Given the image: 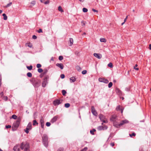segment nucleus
<instances>
[{"mask_svg":"<svg viewBox=\"0 0 151 151\" xmlns=\"http://www.w3.org/2000/svg\"><path fill=\"white\" fill-rule=\"evenodd\" d=\"M11 127V126L10 125H8L6 126V129L10 128Z\"/></svg>","mask_w":151,"mask_h":151,"instance_id":"09e8293b","label":"nucleus"},{"mask_svg":"<svg viewBox=\"0 0 151 151\" xmlns=\"http://www.w3.org/2000/svg\"><path fill=\"white\" fill-rule=\"evenodd\" d=\"M65 106L66 108H68L70 106V104L69 103H66L65 104Z\"/></svg>","mask_w":151,"mask_h":151,"instance_id":"2f4dec72","label":"nucleus"},{"mask_svg":"<svg viewBox=\"0 0 151 151\" xmlns=\"http://www.w3.org/2000/svg\"><path fill=\"white\" fill-rule=\"evenodd\" d=\"M91 109L93 114L96 116H97L98 115V114L96 111L95 110L93 106H91Z\"/></svg>","mask_w":151,"mask_h":151,"instance_id":"9d476101","label":"nucleus"},{"mask_svg":"<svg viewBox=\"0 0 151 151\" xmlns=\"http://www.w3.org/2000/svg\"><path fill=\"white\" fill-rule=\"evenodd\" d=\"M26 46H28V47L31 48L32 47V45L30 42H27L25 44Z\"/></svg>","mask_w":151,"mask_h":151,"instance_id":"6ab92c4d","label":"nucleus"},{"mask_svg":"<svg viewBox=\"0 0 151 151\" xmlns=\"http://www.w3.org/2000/svg\"><path fill=\"white\" fill-rule=\"evenodd\" d=\"M57 66L60 68L61 69H62L63 68V65L62 63H57L56 64Z\"/></svg>","mask_w":151,"mask_h":151,"instance_id":"aec40b11","label":"nucleus"},{"mask_svg":"<svg viewBox=\"0 0 151 151\" xmlns=\"http://www.w3.org/2000/svg\"><path fill=\"white\" fill-rule=\"evenodd\" d=\"M40 123L41 127L43 129L44 126V120L42 119H41L40 120Z\"/></svg>","mask_w":151,"mask_h":151,"instance_id":"dca6fc26","label":"nucleus"},{"mask_svg":"<svg viewBox=\"0 0 151 151\" xmlns=\"http://www.w3.org/2000/svg\"><path fill=\"white\" fill-rule=\"evenodd\" d=\"M100 41L101 42H104V43H105L106 42V40L105 38H101L100 39Z\"/></svg>","mask_w":151,"mask_h":151,"instance_id":"412c9836","label":"nucleus"},{"mask_svg":"<svg viewBox=\"0 0 151 151\" xmlns=\"http://www.w3.org/2000/svg\"><path fill=\"white\" fill-rule=\"evenodd\" d=\"M116 118L117 116L116 115H113L111 116L110 119L111 121L113 122L117 120V119Z\"/></svg>","mask_w":151,"mask_h":151,"instance_id":"f8f14e48","label":"nucleus"},{"mask_svg":"<svg viewBox=\"0 0 151 151\" xmlns=\"http://www.w3.org/2000/svg\"><path fill=\"white\" fill-rule=\"evenodd\" d=\"M88 11V9L86 8H84L83 9V11L84 12H86Z\"/></svg>","mask_w":151,"mask_h":151,"instance_id":"72a5a7b5","label":"nucleus"},{"mask_svg":"<svg viewBox=\"0 0 151 151\" xmlns=\"http://www.w3.org/2000/svg\"><path fill=\"white\" fill-rule=\"evenodd\" d=\"M3 16L4 17V20H6L7 19V17L6 15L5 14H2Z\"/></svg>","mask_w":151,"mask_h":151,"instance_id":"5701e85b","label":"nucleus"},{"mask_svg":"<svg viewBox=\"0 0 151 151\" xmlns=\"http://www.w3.org/2000/svg\"><path fill=\"white\" fill-rule=\"evenodd\" d=\"M129 121L125 119L124 120H122L121 121V122L120 123V125H117V126L118 127H121V126L124 125L125 124L128 123H129Z\"/></svg>","mask_w":151,"mask_h":151,"instance_id":"0eeeda50","label":"nucleus"},{"mask_svg":"<svg viewBox=\"0 0 151 151\" xmlns=\"http://www.w3.org/2000/svg\"><path fill=\"white\" fill-rule=\"evenodd\" d=\"M108 66L110 67L111 68H112L113 67V64L112 63H110L108 65Z\"/></svg>","mask_w":151,"mask_h":151,"instance_id":"c756f323","label":"nucleus"},{"mask_svg":"<svg viewBox=\"0 0 151 151\" xmlns=\"http://www.w3.org/2000/svg\"><path fill=\"white\" fill-rule=\"evenodd\" d=\"M64 149L63 148H60L58 149L57 151H63Z\"/></svg>","mask_w":151,"mask_h":151,"instance_id":"3c124183","label":"nucleus"},{"mask_svg":"<svg viewBox=\"0 0 151 151\" xmlns=\"http://www.w3.org/2000/svg\"><path fill=\"white\" fill-rule=\"evenodd\" d=\"M116 109V110L117 111H120L121 113L122 114L124 108L122 106L119 105L117 106Z\"/></svg>","mask_w":151,"mask_h":151,"instance_id":"1a4fd4ad","label":"nucleus"},{"mask_svg":"<svg viewBox=\"0 0 151 151\" xmlns=\"http://www.w3.org/2000/svg\"><path fill=\"white\" fill-rule=\"evenodd\" d=\"M63 59V57L62 56H59V59L60 60H62Z\"/></svg>","mask_w":151,"mask_h":151,"instance_id":"de8ad7c7","label":"nucleus"},{"mask_svg":"<svg viewBox=\"0 0 151 151\" xmlns=\"http://www.w3.org/2000/svg\"><path fill=\"white\" fill-rule=\"evenodd\" d=\"M127 18H128V16H127L126 18L124 19V22H125L127 20Z\"/></svg>","mask_w":151,"mask_h":151,"instance_id":"e2e57ef3","label":"nucleus"},{"mask_svg":"<svg viewBox=\"0 0 151 151\" xmlns=\"http://www.w3.org/2000/svg\"><path fill=\"white\" fill-rule=\"evenodd\" d=\"M37 32L39 33L42 32V30L41 29H40L39 30H38L37 31Z\"/></svg>","mask_w":151,"mask_h":151,"instance_id":"603ef678","label":"nucleus"},{"mask_svg":"<svg viewBox=\"0 0 151 151\" xmlns=\"http://www.w3.org/2000/svg\"><path fill=\"white\" fill-rule=\"evenodd\" d=\"M62 102L61 100L57 99L54 101L53 104L55 106H57L61 104Z\"/></svg>","mask_w":151,"mask_h":151,"instance_id":"6e6552de","label":"nucleus"},{"mask_svg":"<svg viewBox=\"0 0 151 151\" xmlns=\"http://www.w3.org/2000/svg\"><path fill=\"white\" fill-rule=\"evenodd\" d=\"M41 67V65L40 64H37V67L38 68H39Z\"/></svg>","mask_w":151,"mask_h":151,"instance_id":"a18cd8bd","label":"nucleus"},{"mask_svg":"<svg viewBox=\"0 0 151 151\" xmlns=\"http://www.w3.org/2000/svg\"><path fill=\"white\" fill-rule=\"evenodd\" d=\"M87 71L86 70H84L82 72V73L83 74H85L86 73Z\"/></svg>","mask_w":151,"mask_h":151,"instance_id":"49530a36","label":"nucleus"},{"mask_svg":"<svg viewBox=\"0 0 151 151\" xmlns=\"http://www.w3.org/2000/svg\"><path fill=\"white\" fill-rule=\"evenodd\" d=\"M113 125L114 126L116 127L117 128H120V127H117V125H120V123H119L118 122V120L117 119V120L115 121L114 122H113Z\"/></svg>","mask_w":151,"mask_h":151,"instance_id":"9b49d317","label":"nucleus"},{"mask_svg":"<svg viewBox=\"0 0 151 151\" xmlns=\"http://www.w3.org/2000/svg\"><path fill=\"white\" fill-rule=\"evenodd\" d=\"M47 70H45L44 71L43 73L41 74V77H42V76H43V75L44 74H45L47 73Z\"/></svg>","mask_w":151,"mask_h":151,"instance_id":"bb28decb","label":"nucleus"},{"mask_svg":"<svg viewBox=\"0 0 151 151\" xmlns=\"http://www.w3.org/2000/svg\"><path fill=\"white\" fill-rule=\"evenodd\" d=\"M3 92H1V93H0V96H1V97H2L3 95Z\"/></svg>","mask_w":151,"mask_h":151,"instance_id":"13d9d810","label":"nucleus"},{"mask_svg":"<svg viewBox=\"0 0 151 151\" xmlns=\"http://www.w3.org/2000/svg\"><path fill=\"white\" fill-rule=\"evenodd\" d=\"M38 124V123L37 122L36 120H35L33 121V125L34 126L36 124L37 125Z\"/></svg>","mask_w":151,"mask_h":151,"instance_id":"c85d7f7f","label":"nucleus"},{"mask_svg":"<svg viewBox=\"0 0 151 151\" xmlns=\"http://www.w3.org/2000/svg\"><path fill=\"white\" fill-rule=\"evenodd\" d=\"M99 117L101 120L104 123H107V121L105 118V116L103 114H100L99 115Z\"/></svg>","mask_w":151,"mask_h":151,"instance_id":"423d86ee","label":"nucleus"},{"mask_svg":"<svg viewBox=\"0 0 151 151\" xmlns=\"http://www.w3.org/2000/svg\"><path fill=\"white\" fill-rule=\"evenodd\" d=\"M92 11H93V12H98V11H97V10H96L95 9H92Z\"/></svg>","mask_w":151,"mask_h":151,"instance_id":"052dcab7","label":"nucleus"},{"mask_svg":"<svg viewBox=\"0 0 151 151\" xmlns=\"http://www.w3.org/2000/svg\"><path fill=\"white\" fill-rule=\"evenodd\" d=\"M27 68L29 70H31L32 69V65H30V66H28L27 67Z\"/></svg>","mask_w":151,"mask_h":151,"instance_id":"473e14b6","label":"nucleus"},{"mask_svg":"<svg viewBox=\"0 0 151 151\" xmlns=\"http://www.w3.org/2000/svg\"><path fill=\"white\" fill-rule=\"evenodd\" d=\"M51 124L49 122H47L46 124V125L47 127H49L50 126Z\"/></svg>","mask_w":151,"mask_h":151,"instance_id":"c03bdc74","label":"nucleus"},{"mask_svg":"<svg viewBox=\"0 0 151 151\" xmlns=\"http://www.w3.org/2000/svg\"><path fill=\"white\" fill-rule=\"evenodd\" d=\"M60 77L62 78H65V75H64L63 74H61L60 75Z\"/></svg>","mask_w":151,"mask_h":151,"instance_id":"5fc2aeb1","label":"nucleus"},{"mask_svg":"<svg viewBox=\"0 0 151 151\" xmlns=\"http://www.w3.org/2000/svg\"><path fill=\"white\" fill-rule=\"evenodd\" d=\"M93 55L96 58L99 59H101L102 58V55L100 54L94 53Z\"/></svg>","mask_w":151,"mask_h":151,"instance_id":"ddd939ff","label":"nucleus"},{"mask_svg":"<svg viewBox=\"0 0 151 151\" xmlns=\"http://www.w3.org/2000/svg\"><path fill=\"white\" fill-rule=\"evenodd\" d=\"M104 78H99V80L100 82H103Z\"/></svg>","mask_w":151,"mask_h":151,"instance_id":"37998d69","label":"nucleus"},{"mask_svg":"<svg viewBox=\"0 0 151 151\" xmlns=\"http://www.w3.org/2000/svg\"><path fill=\"white\" fill-rule=\"evenodd\" d=\"M103 82H104V83H109V81L106 78H104Z\"/></svg>","mask_w":151,"mask_h":151,"instance_id":"cd10ccee","label":"nucleus"},{"mask_svg":"<svg viewBox=\"0 0 151 151\" xmlns=\"http://www.w3.org/2000/svg\"><path fill=\"white\" fill-rule=\"evenodd\" d=\"M103 130L106 129L107 128V127L106 126H104Z\"/></svg>","mask_w":151,"mask_h":151,"instance_id":"6e6d98bb","label":"nucleus"},{"mask_svg":"<svg viewBox=\"0 0 151 151\" xmlns=\"http://www.w3.org/2000/svg\"><path fill=\"white\" fill-rule=\"evenodd\" d=\"M12 4V2H10L9 4H7L6 6V7H8L11 5Z\"/></svg>","mask_w":151,"mask_h":151,"instance_id":"864d4df0","label":"nucleus"},{"mask_svg":"<svg viewBox=\"0 0 151 151\" xmlns=\"http://www.w3.org/2000/svg\"><path fill=\"white\" fill-rule=\"evenodd\" d=\"M49 2L50 0H47L46 1H45V2H44V4H49Z\"/></svg>","mask_w":151,"mask_h":151,"instance_id":"8fccbe9b","label":"nucleus"},{"mask_svg":"<svg viewBox=\"0 0 151 151\" xmlns=\"http://www.w3.org/2000/svg\"><path fill=\"white\" fill-rule=\"evenodd\" d=\"M20 147L24 151H29V144L27 142H23L20 144Z\"/></svg>","mask_w":151,"mask_h":151,"instance_id":"f257e3e1","label":"nucleus"},{"mask_svg":"<svg viewBox=\"0 0 151 151\" xmlns=\"http://www.w3.org/2000/svg\"><path fill=\"white\" fill-rule=\"evenodd\" d=\"M110 145L112 147H113L114 145V143H111L110 144Z\"/></svg>","mask_w":151,"mask_h":151,"instance_id":"680f3d73","label":"nucleus"},{"mask_svg":"<svg viewBox=\"0 0 151 151\" xmlns=\"http://www.w3.org/2000/svg\"><path fill=\"white\" fill-rule=\"evenodd\" d=\"M113 83L112 82H110L108 84V87L109 88H110L112 86Z\"/></svg>","mask_w":151,"mask_h":151,"instance_id":"c9c22d12","label":"nucleus"},{"mask_svg":"<svg viewBox=\"0 0 151 151\" xmlns=\"http://www.w3.org/2000/svg\"><path fill=\"white\" fill-rule=\"evenodd\" d=\"M27 76L28 77H31L32 76V74L30 72L28 73H27Z\"/></svg>","mask_w":151,"mask_h":151,"instance_id":"7c9ffc66","label":"nucleus"},{"mask_svg":"<svg viewBox=\"0 0 151 151\" xmlns=\"http://www.w3.org/2000/svg\"><path fill=\"white\" fill-rule=\"evenodd\" d=\"M58 118V116H54L51 120V122L53 123L55 122Z\"/></svg>","mask_w":151,"mask_h":151,"instance_id":"2eb2a0df","label":"nucleus"},{"mask_svg":"<svg viewBox=\"0 0 151 151\" xmlns=\"http://www.w3.org/2000/svg\"><path fill=\"white\" fill-rule=\"evenodd\" d=\"M70 46H71L73 45V39L71 38H70Z\"/></svg>","mask_w":151,"mask_h":151,"instance_id":"393cba45","label":"nucleus"},{"mask_svg":"<svg viewBox=\"0 0 151 151\" xmlns=\"http://www.w3.org/2000/svg\"><path fill=\"white\" fill-rule=\"evenodd\" d=\"M42 140L44 145L46 147H47L48 146V138L46 134H43L42 137Z\"/></svg>","mask_w":151,"mask_h":151,"instance_id":"20e7f679","label":"nucleus"},{"mask_svg":"<svg viewBox=\"0 0 151 151\" xmlns=\"http://www.w3.org/2000/svg\"><path fill=\"white\" fill-rule=\"evenodd\" d=\"M20 121V118H18L17 121L14 122L12 128V130L15 131L17 130L19 125Z\"/></svg>","mask_w":151,"mask_h":151,"instance_id":"7ed1b4c3","label":"nucleus"},{"mask_svg":"<svg viewBox=\"0 0 151 151\" xmlns=\"http://www.w3.org/2000/svg\"><path fill=\"white\" fill-rule=\"evenodd\" d=\"M88 150V148L87 147H85L81 151H86Z\"/></svg>","mask_w":151,"mask_h":151,"instance_id":"79ce46f5","label":"nucleus"},{"mask_svg":"<svg viewBox=\"0 0 151 151\" xmlns=\"http://www.w3.org/2000/svg\"><path fill=\"white\" fill-rule=\"evenodd\" d=\"M104 127L103 126H100L98 127V129L99 130H103Z\"/></svg>","mask_w":151,"mask_h":151,"instance_id":"f704fd0d","label":"nucleus"},{"mask_svg":"<svg viewBox=\"0 0 151 151\" xmlns=\"http://www.w3.org/2000/svg\"><path fill=\"white\" fill-rule=\"evenodd\" d=\"M70 80L71 83L74 82L76 81V79L75 77H72L70 78Z\"/></svg>","mask_w":151,"mask_h":151,"instance_id":"a211bd4d","label":"nucleus"},{"mask_svg":"<svg viewBox=\"0 0 151 151\" xmlns=\"http://www.w3.org/2000/svg\"><path fill=\"white\" fill-rule=\"evenodd\" d=\"M66 92L65 90H62V93L63 95H64V96L65 95V94H66Z\"/></svg>","mask_w":151,"mask_h":151,"instance_id":"58836bf2","label":"nucleus"},{"mask_svg":"<svg viewBox=\"0 0 151 151\" xmlns=\"http://www.w3.org/2000/svg\"><path fill=\"white\" fill-rule=\"evenodd\" d=\"M32 128V124L31 122H29L28 124L26 129L24 130V131L27 134L29 132V130H31Z\"/></svg>","mask_w":151,"mask_h":151,"instance_id":"39448f33","label":"nucleus"},{"mask_svg":"<svg viewBox=\"0 0 151 151\" xmlns=\"http://www.w3.org/2000/svg\"><path fill=\"white\" fill-rule=\"evenodd\" d=\"M137 65L136 64L135 65V66L134 67H135V68H136V67H137Z\"/></svg>","mask_w":151,"mask_h":151,"instance_id":"774afa93","label":"nucleus"},{"mask_svg":"<svg viewBox=\"0 0 151 151\" xmlns=\"http://www.w3.org/2000/svg\"><path fill=\"white\" fill-rule=\"evenodd\" d=\"M1 79H2L1 76V75H0V86L1 85Z\"/></svg>","mask_w":151,"mask_h":151,"instance_id":"bf43d9fd","label":"nucleus"},{"mask_svg":"<svg viewBox=\"0 0 151 151\" xmlns=\"http://www.w3.org/2000/svg\"><path fill=\"white\" fill-rule=\"evenodd\" d=\"M58 10L59 11L61 12H64L63 10L62 9L61 6H59L58 7Z\"/></svg>","mask_w":151,"mask_h":151,"instance_id":"4be33fe9","label":"nucleus"},{"mask_svg":"<svg viewBox=\"0 0 151 151\" xmlns=\"http://www.w3.org/2000/svg\"><path fill=\"white\" fill-rule=\"evenodd\" d=\"M40 2H41V3H44V2H45V1H44V0H40Z\"/></svg>","mask_w":151,"mask_h":151,"instance_id":"0e129e2a","label":"nucleus"},{"mask_svg":"<svg viewBox=\"0 0 151 151\" xmlns=\"http://www.w3.org/2000/svg\"><path fill=\"white\" fill-rule=\"evenodd\" d=\"M134 69H135V70H139V69L138 68H135V67H134Z\"/></svg>","mask_w":151,"mask_h":151,"instance_id":"69168bd1","label":"nucleus"},{"mask_svg":"<svg viewBox=\"0 0 151 151\" xmlns=\"http://www.w3.org/2000/svg\"><path fill=\"white\" fill-rule=\"evenodd\" d=\"M38 71L40 73H42L43 71V70L41 68H39L38 69Z\"/></svg>","mask_w":151,"mask_h":151,"instance_id":"a19ab883","label":"nucleus"},{"mask_svg":"<svg viewBox=\"0 0 151 151\" xmlns=\"http://www.w3.org/2000/svg\"><path fill=\"white\" fill-rule=\"evenodd\" d=\"M96 131V130L94 129H93L92 130H90V132L91 134L92 135H93L94 134V132H95Z\"/></svg>","mask_w":151,"mask_h":151,"instance_id":"a878e982","label":"nucleus"},{"mask_svg":"<svg viewBox=\"0 0 151 151\" xmlns=\"http://www.w3.org/2000/svg\"><path fill=\"white\" fill-rule=\"evenodd\" d=\"M30 81L35 87H38L40 85L41 81L38 79L32 78Z\"/></svg>","mask_w":151,"mask_h":151,"instance_id":"f03ea898","label":"nucleus"},{"mask_svg":"<svg viewBox=\"0 0 151 151\" xmlns=\"http://www.w3.org/2000/svg\"><path fill=\"white\" fill-rule=\"evenodd\" d=\"M32 38L34 39H37V37L36 36H35V35H34L32 36Z\"/></svg>","mask_w":151,"mask_h":151,"instance_id":"4d7b16f0","label":"nucleus"},{"mask_svg":"<svg viewBox=\"0 0 151 151\" xmlns=\"http://www.w3.org/2000/svg\"><path fill=\"white\" fill-rule=\"evenodd\" d=\"M12 118L14 119H16L17 118V116L15 114H13L12 115Z\"/></svg>","mask_w":151,"mask_h":151,"instance_id":"4c0bfd02","label":"nucleus"},{"mask_svg":"<svg viewBox=\"0 0 151 151\" xmlns=\"http://www.w3.org/2000/svg\"><path fill=\"white\" fill-rule=\"evenodd\" d=\"M19 148L20 145H17L14 147L13 149L14 151H20Z\"/></svg>","mask_w":151,"mask_h":151,"instance_id":"4468645a","label":"nucleus"},{"mask_svg":"<svg viewBox=\"0 0 151 151\" xmlns=\"http://www.w3.org/2000/svg\"><path fill=\"white\" fill-rule=\"evenodd\" d=\"M149 49L150 50H151V44H150L149 45Z\"/></svg>","mask_w":151,"mask_h":151,"instance_id":"338daca9","label":"nucleus"},{"mask_svg":"<svg viewBox=\"0 0 151 151\" xmlns=\"http://www.w3.org/2000/svg\"><path fill=\"white\" fill-rule=\"evenodd\" d=\"M30 6L32 7L34 6L35 4V1H32L30 3Z\"/></svg>","mask_w":151,"mask_h":151,"instance_id":"b1692460","label":"nucleus"},{"mask_svg":"<svg viewBox=\"0 0 151 151\" xmlns=\"http://www.w3.org/2000/svg\"><path fill=\"white\" fill-rule=\"evenodd\" d=\"M47 78L46 77L44 79V81L42 83V86L43 87H45L47 83V80H46Z\"/></svg>","mask_w":151,"mask_h":151,"instance_id":"f3484780","label":"nucleus"},{"mask_svg":"<svg viewBox=\"0 0 151 151\" xmlns=\"http://www.w3.org/2000/svg\"><path fill=\"white\" fill-rule=\"evenodd\" d=\"M135 135L136 134L134 133H133L132 134H129V136L131 137H132L133 136L134 137L135 136Z\"/></svg>","mask_w":151,"mask_h":151,"instance_id":"e433bc0d","label":"nucleus"},{"mask_svg":"<svg viewBox=\"0 0 151 151\" xmlns=\"http://www.w3.org/2000/svg\"><path fill=\"white\" fill-rule=\"evenodd\" d=\"M2 99L5 101H7L8 99L7 97L6 96H3Z\"/></svg>","mask_w":151,"mask_h":151,"instance_id":"ea45409f","label":"nucleus"}]
</instances>
